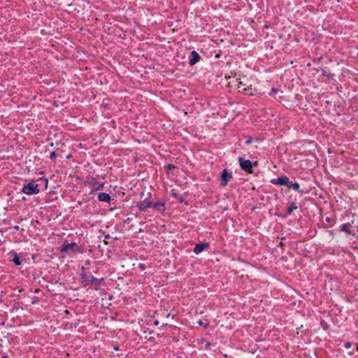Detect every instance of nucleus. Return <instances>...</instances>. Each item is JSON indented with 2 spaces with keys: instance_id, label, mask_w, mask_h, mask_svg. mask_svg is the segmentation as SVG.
Instances as JSON below:
<instances>
[{
  "instance_id": "obj_1",
  "label": "nucleus",
  "mask_w": 358,
  "mask_h": 358,
  "mask_svg": "<svg viewBox=\"0 0 358 358\" xmlns=\"http://www.w3.org/2000/svg\"><path fill=\"white\" fill-rule=\"evenodd\" d=\"M38 185L34 182H30L23 186L22 192L27 195H35L39 193Z\"/></svg>"
},
{
  "instance_id": "obj_2",
  "label": "nucleus",
  "mask_w": 358,
  "mask_h": 358,
  "mask_svg": "<svg viewBox=\"0 0 358 358\" xmlns=\"http://www.w3.org/2000/svg\"><path fill=\"white\" fill-rule=\"evenodd\" d=\"M80 275L82 282H89L91 285H94L97 282L98 285H100L101 282L103 280V278L99 280L94 277L92 274H87V273H80Z\"/></svg>"
},
{
  "instance_id": "obj_3",
  "label": "nucleus",
  "mask_w": 358,
  "mask_h": 358,
  "mask_svg": "<svg viewBox=\"0 0 358 358\" xmlns=\"http://www.w3.org/2000/svg\"><path fill=\"white\" fill-rule=\"evenodd\" d=\"M238 162L242 170L250 173H252L253 164L250 159H245L243 157H239Z\"/></svg>"
},
{
  "instance_id": "obj_4",
  "label": "nucleus",
  "mask_w": 358,
  "mask_h": 358,
  "mask_svg": "<svg viewBox=\"0 0 358 358\" xmlns=\"http://www.w3.org/2000/svg\"><path fill=\"white\" fill-rule=\"evenodd\" d=\"M233 173L232 171L228 170L227 169H224L221 173L220 178H221V185L224 187L227 185L228 182L232 179Z\"/></svg>"
},
{
  "instance_id": "obj_5",
  "label": "nucleus",
  "mask_w": 358,
  "mask_h": 358,
  "mask_svg": "<svg viewBox=\"0 0 358 358\" xmlns=\"http://www.w3.org/2000/svg\"><path fill=\"white\" fill-rule=\"evenodd\" d=\"M339 231L345 232L348 235L355 236V227L353 226V222H352L351 223L348 222V223L341 224L339 227Z\"/></svg>"
},
{
  "instance_id": "obj_6",
  "label": "nucleus",
  "mask_w": 358,
  "mask_h": 358,
  "mask_svg": "<svg viewBox=\"0 0 358 358\" xmlns=\"http://www.w3.org/2000/svg\"><path fill=\"white\" fill-rule=\"evenodd\" d=\"M8 255L10 258V261L13 262L15 266H19L22 264V258L23 255L22 253H17L14 250H11Z\"/></svg>"
},
{
  "instance_id": "obj_7",
  "label": "nucleus",
  "mask_w": 358,
  "mask_h": 358,
  "mask_svg": "<svg viewBox=\"0 0 358 358\" xmlns=\"http://www.w3.org/2000/svg\"><path fill=\"white\" fill-rule=\"evenodd\" d=\"M152 206V201L149 200L148 199H145L142 201L138 202L136 203V207L140 210V211H143L148 208H151Z\"/></svg>"
},
{
  "instance_id": "obj_8",
  "label": "nucleus",
  "mask_w": 358,
  "mask_h": 358,
  "mask_svg": "<svg viewBox=\"0 0 358 358\" xmlns=\"http://www.w3.org/2000/svg\"><path fill=\"white\" fill-rule=\"evenodd\" d=\"M271 182L274 185H278L281 186H287L288 187V185L289 183V178L286 176L279 177L276 180H273Z\"/></svg>"
},
{
  "instance_id": "obj_9",
  "label": "nucleus",
  "mask_w": 358,
  "mask_h": 358,
  "mask_svg": "<svg viewBox=\"0 0 358 358\" xmlns=\"http://www.w3.org/2000/svg\"><path fill=\"white\" fill-rule=\"evenodd\" d=\"M209 246H210L209 243H208L206 242H203V243L196 244V245L193 250V252L196 255H198V254L201 253V252H203V250H207L209 248Z\"/></svg>"
},
{
  "instance_id": "obj_10",
  "label": "nucleus",
  "mask_w": 358,
  "mask_h": 358,
  "mask_svg": "<svg viewBox=\"0 0 358 358\" xmlns=\"http://www.w3.org/2000/svg\"><path fill=\"white\" fill-rule=\"evenodd\" d=\"M201 56L199 55V53L195 50H192L190 52V59L189 61V64L190 66H193L196 64L197 62H199Z\"/></svg>"
},
{
  "instance_id": "obj_11",
  "label": "nucleus",
  "mask_w": 358,
  "mask_h": 358,
  "mask_svg": "<svg viewBox=\"0 0 358 358\" xmlns=\"http://www.w3.org/2000/svg\"><path fill=\"white\" fill-rule=\"evenodd\" d=\"M78 245L76 243H69L67 242H64L62 245V248L61 249V252H69L70 250L74 251L75 248H77Z\"/></svg>"
},
{
  "instance_id": "obj_12",
  "label": "nucleus",
  "mask_w": 358,
  "mask_h": 358,
  "mask_svg": "<svg viewBox=\"0 0 358 358\" xmlns=\"http://www.w3.org/2000/svg\"><path fill=\"white\" fill-rule=\"evenodd\" d=\"M98 200L99 201H103V202H106V203H110L111 199L108 194L105 193V192H101L98 195Z\"/></svg>"
},
{
  "instance_id": "obj_13",
  "label": "nucleus",
  "mask_w": 358,
  "mask_h": 358,
  "mask_svg": "<svg viewBox=\"0 0 358 358\" xmlns=\"http://www.w3.org/2000/svg\"><path fill=\"white\" fill-rule=\"evenodd\" d=\"M287 187L292 188V189L297 191L301 194H303L304 193H307V192H305L303 190L300 189V185L298 182H290L289 181V183Z\"/></svg>"
},
{
  "instance_id": "obj_14",
  "label": "nucleus",
  "mask_w": 358,
  "mask_h": 358,
  "mask_svg": "<svg viewBox=\"0 0 358 358\" xmlns=\"http://www.w3.org/2000/svg\"><path fill=\"white\" fill-rule=\"evenodd\" d=\"M91 184L92 185L93 190L95 192L103 189L104 187L103 182L100 183L96 181H94L92 182Z\"/></svg>"
},
{
  "instance_id": "obj_15",
  "label": "nucleus",
  "mask_w": 358,
  "mask_h": 358,
  "mask_svg": "<svg viewBox=\"0 0 358 358\" xmlns=\"http://www.w3.org/2000/svg\"><path fill=\"white\" fill-rule=\"evenodd\" d=\"M164 206V203H162V202H155V203H153L152 202V208L157 210H158L159 212H163L164 211V209L162 208Z\"/></svg>"
},
{
  "instance_id": "obj_16",
  "label": "nucleus",
  "mask_w": 358,
  "mask_h": 358,
  "mask_svg": "<svg viewBox=\"0 0 358 358\" xmlns=\"http://www.w3.org/2000/svg\"><path fill=\"white\" fill-rule=\"evenodd\" d=\"M171 195L174 198L177 199L181 203H182L185 201L184 197L182 196H181V195H179V194L178 193V192L175 189H172Z\"/></svg>"
},
{
  "instance_id": "obj_17",
  "label": "nucleus",
  "mask_w": 358,
  "mask_h": 358,
  "mask_svg": "<svg viewBox=\"0 0 358 358\" xmlns=\"http://www.w3.org/2000/svg\"><path fill=\"white\" fill-rule=\"evenodd\" d=\"M297 209L295 202H292L287 208V215H291L294 210Z\"/></svg>"
},
{
  "instance_id": "obj_18",
  "label": "nucleus",
  "mask_w": 358,
  "mask_h": 358,
  "mask_svg": "<svg viewBox=\"0 0 358 358\" xmlns=\"http://www.w3.org/2000/svg\"><path fill=\"white\" fill-rule=\"evenodd\" d=\"M166 171L168 173H172V170L173 169H177L176 166H175L174 165L171 164H169L166 166Z\"/></svg>"
},
{
  "instance_id": "obj_19",
  "label": "nucleus",
  "mask_w": 358,
  "mask_h": 358,
  "mask_svg": "<svg viewBox=\"0 0 358 358\" xmlns=\"http://www.w3.org/2000/svg\"><path fill=\"white\" fill-rule=\"evenodd\" d=\"M245 85L241 81L238 83V88L239 89V90H244V91H248L249 92L250 90H247L245 87H244Z\"/></svg>"
},
{
  "instance_id": "obj_20",
  "label": "nucleus",
  "mask_w": 358,
  "mask_h": 358,
  "mask_svg": "<svg viewBox=\"0 0 358 358\" xmlns=\"http://www.w3.org/2000/svg\"><path fill=\"white\" fill-rule=\"evenodd\" d=\"M321 71L323 76H326L328 78H330L331 77L332 74L331 73H328L324 69H322Z\"/></svg>"
},
{
  "instance_id": "obj_21",
  "label": "nucleus",
  "mask_w": 358,
  "mask_h": 358,
  "mask_svg": "<svg viewBox=\"0 0 358 358\" xmlns=\"http://www.w3.org/2000/svg\"><path fill=\"white\" fill-rule=\"evenodd\" d=\"M57 157V155H56V153L55 151L52 152L50 153V158L52 159V160H55Z\"/></svg>"
},
{
  "instance_id": "obj_22",
  "label": "nucleus",
  "mask_w": 358,
  "mask_h": 358,
  "mask_svg": "<svg viewBox=\"0 0 358 358\" xmlns=\"http://www.w3.org/2000/svg\"><path fill=\"white\" fill-rule=\"evenodd\" d=\"M352 346V343L350 342H346L344 344V347L347 349L350 348Z\"/></svg>"
},
{
  "instance_id": "obj_23",
  "label": "nucleus",
  "mask_w": 358,
  "mask_h": 358,
  "mask_svg": "<svg viewBox=\"0 0 358 358\" xmlns=\"http://www.w3.org/2000/svg\"><path fill=\"white\" fill-rule=\"evenodd\" d=\"M139 267L142 269V270H144L145 268V266L143 264H139Z\"/></svg>"
},
{
  "instance_id": "obj_24",
  "label": "nucleus",
  "mask_w": 358,
  "mask_h": 358,
  "mask_svg": "<svg viewBox=\"0 0 358 358\" xmlns=\"http://www.w3.org/2000/svg\"><path fill=\"white\" fill-rule=\"evenodd\" d=\"M1 358H10V357L6 354H3Z\"/></svg>"
},
{
  "instance_id": "obj_25",
  "label": "nucleus",
  "mask_w": 358,
  "mask_h": 358,
  "mask_svg": "<svg viewBox=\"0 0 358 358\" xmlns=\"http://www.w3.org/2000/svg\"><path fill=\"white\" fill-rule=\"evenodd\" d=\"M105 239H109L110 238V236L109 234H106L104 236Z\"/></svg>"
},
{
  "instance_id": "obj_26",
  "label": "nucleus",
  "mask_w": 358,
  "mask_h": 358,
  "mask_svg": "<svg viewBox=\"0 0 358 358\" xmlns=\"http://www.w3.org/2000/svg\"><path fill=\"white\" fill-rule=\"evenodd\" d=\"M113 349H114L115 350H116V351H117V350H119V346H118V345H115V346H114V348H113Z\"/></svg>"
},
{
  "instance_id": "obj_27",
  "label": "nucleus",
  "mask_w": 358,
  "mask_h": 358,
  "mask_svg": "<svg viewBox=\"0 0 358 358\" xmlns=\"http://www.w3.org/2000/svg\"><path fill=\"white\" fill-rule=\"evenodd\" d=\"M13 229L15 230H19L20 227H19V226L16 225V226L13 227Z\"/></svg>"
},
{
  "instance_id": "obj_28",
  "label": "nucleus",
  "mask_w": 358,
  "mask_h": 358,
  "mask_svg": "<svg viewBox=\"0 0 358 358\" xmlns=\"http://www.w3.org/2000/svg\"><path fill=\"white\" fill-rule=\"evenodd\" d=\"M154 324L155 325H158L159 324V321L158 320H156L155 322H154Z\"/></svg>"
},
{
  "instance_id": "obj_29",
  "label": "nucleus",
  "mask_w": 358,
  "mask_h": 358,
  "mask_svg": "<svg viewBox=\"0 0 358 358\" xmlns=\"http://www.w3.org/2000/svg\"><path fill=\"white\" fill-rule=\"evenodd\" d=\"M330 221H331V220L329 217L326 218V222H329Z\"/></svg>"
},
{
  "instance_id": "obj_30",
  "label": "nucleus",
  "mask_w": 358,
  "mask_h": 358,
  "mask_svg": "<svg viewBox=\"0 0 358 358\" xmlns=\"http://www.w3.org/2000/svg\"><path fill=\"white\" fill-rule=\"evenodd\" d=\"M138 233H141V232H143V230L142 229H139L138 231Z\"/></svg>"
},
{
  "instance_id": "obj_31",
  "label": "nucleus",
  "mask_w": 358,
  "mask_h": 358,
  "mask_svg": "<svg viewBox=\"0 0 358 358\" xmlns=\"http://www.w3.org/2000/svg\"><path fill=\"white\" fill-rule=\"evenodd\" d=\"M329 233L330 234H331V235H333V234H334V231H333L332 230H329Z\"/></svg>"
},
{
  "instance_id": "obj_32",
  "label": "nucleus",
  "mask_w": 358,
  "mask_h": 358,
  "mask_svg": "<svg viewBox=\"0 0 358 358\" xmlns=\"http://www.w3.org/2000/svg\"><path fill=\"white\" fill-rule=\"evenodd\" d=\"M210 345V343H207L206 344V348L209 347Z\"/></svg>"
},
{
  "instance_id": "obj_33",
  "label": "nucleus",
  "mask_w": 358,
  "mask_h": 358,
  "mask_svg": "<svg viewBox=\"0 0 358 358\" xmlns=\"http://www.w3.org/2000/svg\"><path fill=\"white\" fill-rule=\"evenodd\" d=\"M251 143V140H248V141H246V143H247V144H249V143Z\"/></svg>"
},
{
  "instance_id": "obj_34",
  "label": "nucleus",
  "mask_w": 358,
  "mask_h": 358,
  "mask_svg": "<svg viewBox=\"0 0 358 358\" xmlns=\"http://www.w3.org/2000/svg\"><path fill=\"white\" fill-rule=\"evenodd\" d=\"M117 356H118V357H122V356H123V355H122V354H121V353H119V354H117Z\"/></svg>"
},
{
  "instance_id": "obj_35",
  "label": "nucleus",
  "mask_w": 358,
  "mask_h": 358,
  "mask_svg": "<svg viewBox=\"0 0 358 358\" xmlns=\"http://www.w3.org/2000/svg\"><path fill=\"white\" fill-rule=\"evenodd\" d=\"M167 326V324H164L162 327H166Z\"/></svg>"
},
{
  "instance_id": "obj_36",
  "label": "nucleus",
  "mask_w": 358,
  "mask_h": 358,
  "mask_svg": "<svg viewBox=\"0 0 358 358\" xmlns=\"http://www.w3.org/2000/svg\"><path fill=\"white\" fill-rule=\"evenodd\" d=\"M349 354H350V355H352L353 354V352H352V351H350V352H349Z\"/></svg>"
},
{
  "instance_id": "obj_37",
  "label": "nucleus",
  "mask_w": 358,
  "mask_h": 358,
  "mask_svg": "<svg viewBox=\"0 0 358 358\" xmlns=\"http://www.w3.org/2000/svg\"><path fill=\"white\" fill-rule=\"evenodd\" d=\"M279 245H283V243H282V242H280V243H279Z\"/></svg>"
},
{
  "instance_id": "obj_38",
  "label": "nucleus",
  "mask_w": 358,
  "mask_h": 358,
  "mask_svg": "<svg viewBox=\"0 0 358 358\" xmlns=\"http://www.w3.org/2000/svg\"><path fill=\"white\" fill-rule=\"evenodd\" d=\"M82 270L84 271L85 269V268L84 266H82Z\"/></svg>"
},
{
  "instance_id": "obj_39",
  "label": "nucleus",
  "mask_w": 358,
  "mask_h": 358,
  "mask_svg": "<svg viewBox=\"0 0 358 358\" xmlns=\"http://www.w3.org/2000/svg\"><path fill=\"white\" fill-rule=\"evenodd\" d=\"M199 325H201H201H203V322H199Z\"/></svg>"
},
{
  "instance_id": "obj_40",
  "label": "nucleus",
  "mask_w": 358,
  "mask_h": 358,
  "mask_svg": "<svg viewBox=\"0 0 358 358\" xmlns=\"http://www.w3.org/2000/svg\"><path fill=\"white\" fill-rule=\"evenodd\" d=\"M170 313L167 314L166 317H169Z\"/></svg>"
},
{
  "instance_id": "obj_41",
  "label": "nucleus",
  "mask_w": 358,
  "mask_h": 358,
  "mask_svg": "<svg viewBox=\"0 0 358 358\" xmlns=\"http://www.w3.org/2000/svg\"><path fill=\"white\" fill-rule=\"evenodd\" d=\"M105 244L107 245L108 244V242L107 241H104Z\"/></svg>"
},
{
  "instance_id": "obj_42",
  "label": "nucleus",
  "mask_w": 358,
  "mask_h": 358,
  "mask_svg": "<svg viewBox=\"0 0 358 358\" xmlns=\"http://www.w3.org/2000/svg\"><path fill=\"white\" fill-rule=\"evenodd\" d=\"M357 350L358 351V345H357Z\"/></svg>"
}]
</instances>
